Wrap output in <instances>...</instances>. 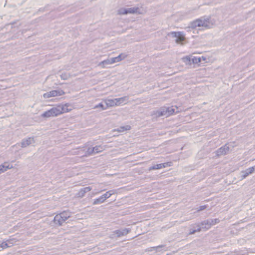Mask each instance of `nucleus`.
<instances>
[{"mask_svg":"<svg viewBox=\"0 0 255 255\" xmlns=\"http://www.w3.org/2000/svg\"><path fill=\"white\" fill-rule=\"evenodd\" d=\"M207 21L205 20H198L196 21V25L198 26L207 27Z\"/></svg>","mask_w":255,"mask_h":255,"instance_id":"13","label":"nucleus"},{"mask_svg":"<svg viewBox=\"0 0 255 255\" xmlns=\"http://www.w3.org/2000/svg\"><path fill=\"white\" fill-rule=\"evenodd\" d=\"M174 37L176 38V41L182 42L184 40L185 37L183 34L181 32H173L172 33Z\"/></svg>","mask_w":255,"mask_h":255,"instance_id":"7","label":"nucleus"},{"mask_svg":"<svg viewBox=\"0 0 255 255\" xmlns=\"http://www.w3.org/2000/svg\"><path fill=\"white\" fill-rule=\"evenodd\" d=\"M128 102V99L126 97H121L119 98H115L114 99L107 100L105 101L107 108L109 107H113L124 105Z\"/></svg>","mask_w":255,"mask_h":255,"instance_id":"2","label":"nucleus"},{"mask_svg":"<svg viewBox=\"0 0 255 255\" xmlns=\"http://www.w3.org/2000/svg\"><path fill=\"white\" fill-rule=\"evenodd\" d=\"M105 201V200L104 199V198L102 197V196H101L99 198L95 199L94 200V201H93V204L94 205L98 204H100V203H103Z\"/></svg>","mask_w":255,"mask_h":255,"instance_id":"14","label":"nucleus"},{"mask_svg":"<svg viewBox=\"0 0 255 255\" xmlns=\"http://www.w3.org/2000/svg\"><path fill=\"white\" fill-rule=\"evenodd\" d=\"M65 94V92L61 89L52 90L47 92L43 95L45 98H49L53 97L60 96Z\"/></svg>","mask_w":255,"mask_h":255,"instance_id":"3","label":"nucleus"},{"mask_svg":"<svg viewBox=\"0 0 255 255\" xmlns=\"http://www.w3.org/2000/svg\"><path fill=\"white\" fill-rule=\"evenodd\" d=\"M9 246L5 242H3L1 244H0V251L8 248Z\"/></svg>","mask_w":255,"mask_h":255,"instance_id":"15","label":"nucleus"},{"mask_svg":"<svg viewBox=\"0 0 255 255\" xmlns=\"http://www.w3.org/2000/svg\"><path fill=\"white\" fill-rule=\"evenodd\" d=\"M138 8H130L128 9L122 8L118 11V14L119 15H124L128 14L129 13L133 14L138 12Z\"/></svg>","mask_w":255,"mask_h":255,"instance_id":"5","label":"nucleus"},{"mask_svg":"<svg viewBox=\"0 0 255 255\" xmlns=\"http://www.w3.org/2000/svg\"><path fill=\"white\" fill-rule=\"evenodd\" d=\"M254 170H255L254 167H250L249 169H248V170H247L248 172L247 173V175L252 173L254 172Z\"/></svg>","mask_w":255,"mask_h":255,"instance_id":"18","label":"nucleus"},{"mask_svg":"<svg viewBox=\"0 0 255 255\" xmlns=\"http://www.w3.org/2000/svg\"><path fill=\"white\" fill-rule=\"evenodd\" d=\"M125 57V56H124L122 54H121L116 57L112 58L111 59L108 60L107 61H103L102 63H106L107 64H113L114 63L121 61Z\"/></svg>","mask_w":255,"mask_h":255,"instance_id":"6","label":"nucleus"},{"mask_svg":"<svg viewBox=\"0 0 255 255\" xmlns=\"http://www.w3.org/2000/svg\"><path fill=\"white\" fill-rule=\"evenodd\" d=\"M104 150V148L103 147H102L101 146H96L92 149V152L93 153H98L99 152H101Z\"/></svg>","mask_w":255,"mask_h":255,"instance_id":"11","label":"nucleus"},{"mask_svg":"<svg viewBox=\"0 0 255 255\" xmlns=\"http://www.w3.org/2000/svg\"><path fill=\"white\" fill-rule=\"evenodd\" d=\"M95 108H101V109H106L107 108V106H106V104L104 105L102 103H100L98 105H96L94 107Z\"/></svg>","mask_w":255,"mask_h":255,"instance_id":"16","label":"nucleus"},{"mask_svg":"<svg viewBox=\"0 0 255 255\" xmlns=\"http://www.w3.org/2000/svg\"><path fill=\"white\" fill-rule=\"evenodd\" d=\"M5 163L4 165L0 166V174L6 171L7 169H10L12 167V166H10L9 164Z\"/></svg>","mask_w":255,"mask_h":255,"instance_id":"10","label":"nucleus"},{"mask_svg":"<svg viewBox=\"0 0 255 255\" xmlns=\"http://www.w3.org/2000/svg\"><path fill=\"white\" fill-rule=\"evenodd\" d=\"M168 165V163H164L162 164H159L155 165L151 167L150 168L149 170H156V169H160L163 168H165Z\"/></svg>","mask_w":255,"mask_h":255,"instance_id":"8","label":"nucleus"},{"mask_svg":"<svg viewBox=\"0 0 255 255\" xmlns=\"http://www.w3.org/2000/svg\"><path fill=\"white\" fill-rule=\"evenodd\" d=\"M71 109L68 108V105H59L45 112L42 114V117L46 118L55 117L61 114L68 112Z\"/></svg>","mask_w":255,"mask_h":255,"instance_id":"1","label":"nucleus"},{"mask_svg":"<svg viewBox=\"0 0 255 255\" xmlns=\"http://www.w3.org/2000/svg\"><path fill=\"white\" fill-rule=\"evenodd\" d=\"M111 194H112L110 193L109 192H107L104 194L102 195V196L103 197L104 199L106 200L107 198H109L111 196Z\"/></svg>","mask_w":255,"mask_h":255,"instance_id":"17","label":"nucleus"},{"mask_svg":"<svg viewBox=\"0 0 255 255\" xmlns=\"http://www.w3.org/2000/svg\"><path fill=\"white\" fill-rule=\"evenodd\" d=\"M69 215H67L66 213L65 212L61 213L59 215H57L55 218L56 219L58 220L59 221L60 220L61 221H65L68 217H69Z\"/></svg>","mask_w":255,"mask_h":255,"instance_id":"9","label":"nucleus"},{"mask_svg":"<svg viewBox=\"0 0 255 255\" xmlns=\"http://www.w3.org/2000/svg\"><path fill=\"white\" fill-rule=\"evenodd\" d=\"M206 208L205 206H204L201 208V210L204 209Z\"/></svg>","mask_w":255,"mask_h":255,"instance_id":"19","label":"nucleus"},{"mask_svg":"<svg viewBox=\"0 0 255 255\" xmlns=\"http://www.w3.org/2000/svg\"><path fill=\"white\" fill-rule=\"evenodd\" d=\"M206 60V58L202 56L201 57H194L192 58V61L194 63H199L202 60L205 61Z\"/></svg>","mask_w":255,"mask_h":255,"instance_id":"12","label":"nucleus"},{"mask_svg":"<svg viewBox=\"0 0 255 255\" xmlns=\"http://www.w3.org/2000/svg\"><path fill=\"white\" fill-rule=\"evenodd\" d=\"M175 113V109L173 107H168L165 109H163L161 112H158L157 113V116H161L165 115L166 117L174 114Z\"/></svg>","mask_w":255,"mask_h":255,"instance_id":"4","label":"nucleus"}]
</instances>
